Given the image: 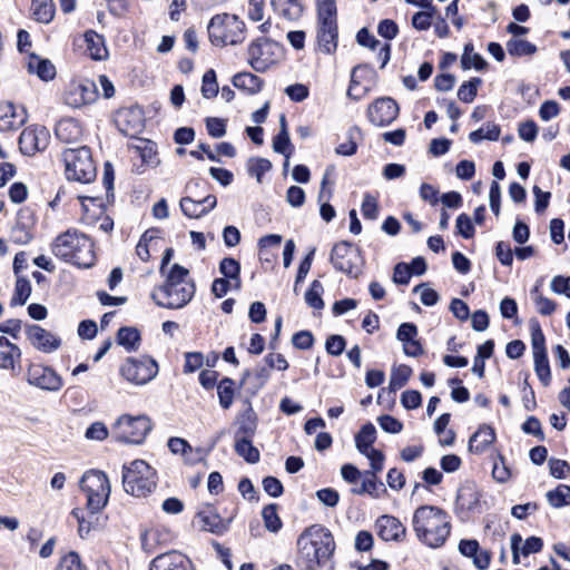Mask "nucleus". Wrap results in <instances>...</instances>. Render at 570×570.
I'll return each mask as SVG.
<instances>
[{
  "instance_id": "nucleus-1",
  "label": "nucleus",
  "mask_w": 570,
  "mask_h": 570,
  "mask_svg": "<svg viewBox=\"0 0 570 570\" xmlns=\"http://www.w3.org/2000/svg\"><path fill=\"white\" fill-rule=\"evenodd\" d=\"M412 528L422 544L432 549L441 548L451 533V518L440 507L421 505L414 510Z\"/></svg>"
},
{
  "instance_id": "nucleus-2",
  "label": "nucleus",
  "mask_w": 570,
  "mask_h": 570,
  "mask_svg": "<svg viewBox=\"0 0 570 570\" xmlns=\"http://www.w3.org/2000/svg\"><path fill=\"white\" fill-rule=\"evenodd\" d=\"M298 562L306 570H316L327 563L335 551V541L326 528L312 525L297 539Z\"/></svg>"
},
{
  "instance_id": "nucleus-3",
  "label": "nucleus",
  "mask_w": 570,
  "mask_h": 570,
  "mask_svg": "<svg viewBox=\"0 0 570 570\" xmlns=\"http://www.w3.org/2000/svg\"><path fill=\"white\" fill-rule=\"evenodd\" d=\"M189 271L179 264H174L163 286L151 293L153 301L160 307L177 309L187 305L194 294L195 284L188 278Z\"/></svg>"
},
{
  "instance_id": "nucleus-4",
  "label": "nucleus",
  "mask_w": 570,
  "mask_h": 570,
  "mask_svg": "<svg viewBox=\"0 0 570 570\" xmlns=\"http://www.w3.org/2000/svg\"><path fill=\"white\" fill-rule=\"evenodd\" d=\"M51 252L57 258L82 268L91 267L96 261L92 240L77 229L58 235L51 243Z\"/></svg>"
},
{
  "instance_id": "nucleus-5",
  "label": "nucleus",
  "mask_w": 570,
  "mask_h": 570,
  "mask_svg": "<svg viewBox=\"0 0 570 570\" xmlns=\"http://www.w3.org/2000/svg\"><path fill=\"white\" fill-rule=\"evenodd\" d=\"M210 42L216 47L236 46L246 38V24L236 14L214 16L207 26Z\"/></svg>"
},
{
  "instance_id": "nucleus-6",
  "label": "nucleus",
  "mask_w": 570,
  "mask_h": 570,
  "mask_svg": "<svg viewBox=\"0 0 570 570\" xmlns=\"http://www.w3.org/2000/svg\"><path fill=\"white\" fill-rule=\"evenodd\" d=\"M157 485V472L144 460H134L122 466L124 490L136 498L151 493Z\"/></svg>"
},
{
  "instance_id": "nucleus-7",
  "label": "nucleus",
  "mask_w": 570,
  "mask_h": 570,
  "mask_svg": "<svg viewBox=\"0 0 570 570\" xmlns=\"http://www.w3.org/2000/svg\"><path fill=\"white\" fill-rule=\"evenodd\" d=\"M61 159L68 180L88 184L95 179L96 165L88 147L67 148L62 151Z\"/></svg>"
},
{
  "instance_id": "nucleus-8",
  "label": "nucleus",
  "mask_w": 570,
  "mask_h": 570,
  "mask_svg": "<svg viewBox=\"0 0 570 570\" xmlns=\"http://www.w3.org/2000/svg\"><path fill=\"white\" fill-rule=\"evenodd\" d=\"M317 40L321 50L333 52L337 47V8L335 0H316Z\"/></svg>"
},
{
  "instance_id": "nucleus-9",
  "label": "nucleus",
  "mask_w": 570,
  "mask_h": 570,
  "mask_svg": "<svg viewBox=\"0 0 570 570\" xmlns=\"http://www.w3.org/2000/svg\"><path fill=\"white\" fill-rule=\"evenodd\" d=\"M153 429L151 420L145 415H120L111 426V432L117 441L141 444Z\"/></svg>"
},
{
  "instance_id": "nucleus-10",
  "label": "nucleus",
  "mask_w": 570,
  "mask_h": 570,
  "mask_svg": "<svg viewBox=\"0 0 570 570\" xmlns=\"http://www.w3.org/2000/svg\"><path fill=\"white\" fill-rule=\"evenodd\" d=\"M80 487L87 494V505L91 512H99L106 507L110 495V483L106 473L99 470L87 471L80 480Z\"/></svg>"
},
{
  "instance_id": "nucleus-11",
  "label": "nucleus",
  "mask_w": 570,
  "mask_h": 570,
  "mask_svg": "<svg viewBox=\"0 0 570 570\" xmlns=\"http://www.w3.org/2000/svg\"><path fill=\"white\" fill-rule=\"evenodd\" d=\"M331 263L337 271L356 278L361 274L363 259L360 250L350 242L344 240L335 244L332 248Z\"/></svg>"
},
{
  "instance_id": "nucleus-12",
  "label": "nucleus",
  "mask_w": 570,
  "mask_h": 570,
  "mask_svg": "<svg viewBox=\"0 0 570 570\" xmlns=\"http://www.w3.org/2000/svg\"><path fill=\"white\" fill-rule=\"evenodd\" d=\"M158 373V364L148 356L140 358L129 357L120 367V375L136 385L150 382Z\"/></svg>"
},
{
  "instance_id": "nucleus-13",
  "label": "nucleus",
  "mask_w": 570,
  "mask_h": 570,
  "mask_svg": "<svg viewBox=\"0 0 570 570\" xmlns=\"http://www.w3.org/2000/svg\"><path fill=\"white\" fill-rule=\"evenodd\" d=\"M275 43L266 38L254 40L248 47V63L257 72H265L276 62L273 52Z\"/></svg>"
},
{
  "instance_id": "nucleus-14",
  "label": "nucleus",
  "mask_w": 570,
  "mask_h": 570,
  "mask_svg": "<svg viewBox=\"0 0 570 570\" xmlns=\"http://www.w3.org/2000/svg\"><path fill=\"white\" fill-rule=\"evenodd\" d=\"M98 97L97 86L91 80L72 82L63 95L66 105L72 108H80L85 105L92 104Z\"/></svg>"
},
{
  "instance_id": "nucleus-15",
  "label": "nucleus",
  "mask_w": 570,
  "mask_h": 570,
  "mask_svg": "<svg viewBox=\"0 0 570 570\" xmlns=\"http://www.w3.org/2000/svg\"><path fill=\"white\" fill-rule=\"evenodd\" d=\"M27 382L30 385L46 391H59L62 379L51 367L42 364H31L27 371Z\"/></svg>"
},
{
  "instance_id": "nucleus-16",
  "label": "nucleus",
  "mask_w": 570,
  "mask_h": 570,
  "mask_svg": "<svg viewBox=\"0 0 570 570\" xmlns=\"http://www.w3.org/2000/svg\"><path fill=\"white\" fill-rule=\"evenodd\" d=\"M399 105L390 97H382L372 102L367 108V118L379 127L389 126L399 116Z\"/></svg>"
},
{
  "instance_id": "nucleus-17",
  "label": "nucleus",
  "mask_w": 570,
  "mask_h": 570,
  "mask_svg": "<svg viewBox=\"0 0 570 570\" xmlns=\"http://www.w3.org/2000/svg\"><path fill=\"white\" fill-rule=\"evenodd\" d=\"M24 333L29 343L42 353H52L61 345V338L37 324H27Z\"/></svg>"
},
{
  "instance_id": "nucleus-18",
  "label": "nucleus",
  "mask_w": 570,
  "mask_h": 570,
  "mask_svg": "<svg viewBox=\"0 0 570 570\" xmlns=\"http://www.w3.org/2000/svg\"><path fill=\"white\" fill-rule=\"evenodd\" d=\"M49 137V131L45 127L26 128L19 137V148L22 154L32 156L46 149Z\"/></svg>"
},
{
  "instance_id": "nucleus-19",
  "label": "nucleus",
  "mask_w": 570,
  "mask_h": 570,
  "mask_svg": "<svg viewBox=\"0 0 570 570\" xmlns=\"http://www.w3.org/2000/svg\"><path fill=\"white\" fill-rule=\"evenodd\" d=\"M115 124L120 132L136 137L144 129L142 111L139 108H124L117 111Z\"/></svg>"
},
{
  "instance_id": "nucleus-20",
  "label": "nucleus",
  "mask_w": 570,
  "mask_h": 570,
  "mask_svg": "<svg viewBox=\"0 0 570 570\" xmlns=\"http://www.w3.org/2000/svg\"><path fill=\"white\" fill-rule=\"evenodd\" d=\"M377 535L384 541H402L406 535V528L393 515H381L375 522Z\"/></svg>"
},
{
  "instance_id": "nucleus-21",
  "label": "nucleus",
  "mask_w": 570,
  "mask_h": 570,
  "mask_svg": "<svg viewBox=\"0 0 570 570\" xmlns=\"http://www.w3.org/2000/svg\"><path fill=\"white\" fill-rule=\"evenodd\" d=\"M149 570H194V567L185 554L173 550L154 558Z\"/></svg>"
},
{
  "instance_id": "nucleus-22",
  "label": "nucleus",
  "mask_w": 570,
  "mask_h": 570,
  "mask_svg": "<svg viewBox=\"0 0 570 570\" xmlns=\"http://www.w3.org/2000/svg\"><path fill=\"white\" fill-rule=\"evenodd\" d=\"M27 120L23 108L16 107L12 102H0V131L18 130Z\"/></svg>"
},
{
  "instance_id": "nucleus-23",
  "label": "nucleus",
  "mask_w": 570,
  "mask_h": 570,
  "mask_svg": "<svg viewBox=\"0 0 570 570\" xmlns=\"http://www.w3.org/2000/svg\"><path fill=\"white\" fill-rule=\"evenodd\" d=\"M233 517L223 519L212 507H207L197 513L200 528L215 534H223L229 529Z\"/></svg>"
},
{
  "instance_id": "nucleus-24",
  "label": "nucleus",
  "mask_w": 570,
  "mask_h": 570,
  "mask_svg": "<svg viewBox=\"0 0 570 570\" xmlns=\"http://www.w3.org/2000/svg\"><path fill=\"white\" fill-rule=\"evenodd\" d=\"M372 70L366 66H356L351 73V82L347 89V97L353 100H360L367 95L371 81H365L366 77L372 76Z\"/></svg>"
},
{
  "instance_id": "nucleus-25",
  "label": "nucleus",
  "mask_w": 570,
  "mask_h": 570,
  "mask_svg": "<svg viewBox=\"0 0 570 570\" xmlns=\"http://www.w3.org/2000/svg\"><path fill=\"white\" fill-rule=\"evenodd\" d=\"M217 199L214 195H208L202 199L195 200L190 197H183L180 199L181 212L190 218H199L213 208H215Z\"/></svg>"
},
{
  "instance_id": "nucleus-26",
  "label": "nucleus",
  "mask_w": 570,
  "mask_h": 570,
  "mask_svg": "<svg viewBox=\"0 0 570 570\" xmlns=\"http://www.w3.org/2000/svg\"><path fill=\"white\" fill-rule=\"evenodd\" d=\"M21 350L7 337L0 336V368L16 372L21 368Z\"/></svg>"
},
{
  "instance_id": "nucleus-27",
  "label": "nucleus",
  "mask_w": 570,
  "mask_h": 570,
  "mask_svg": "<svg viewBox=\"0 0 570 570\" xmlns=\"http://www.w3.org/2000/svg\"><path fill=\"white\" fill-rule=\"evenodd\" d=\"M495 441V432L490 425H481L469 440V450L473 453H483Z\"/></svg>"
},
{
  "instance_id": "nucleus-28",
  "label": "nucleus",
  "mask_w": 570,
  "mask_h": 570,
  "mask_svg": "<svg viewBox=\"0 0 570 570\" xmlns=\"http://www.w3.org/2000/svg\"><path fill=\"white\" fill-rule=\"evenodd\" d=\"M237 430L234 439H253L257 430V416L253 409H247L236 420Z\"/></svg>"
},
{
  "instance_id": "nucleus-29",
  "label": "nucleus",
  "mask_w": 570,
  "mask_h": 570,
  "mask_svg": "<svg viewBox=\"0 0 570 570\" xmlns=\"http://www.w3.org/2000/svg\"><path fill=\"white\" fill-rule=\"evenodd\" d=\"M55 132L59 140L71 144L81 137L82 129L75 119L63 118L56 125Z\"/></svg>"
},
{
  "instance_id": "nucleus-30",
  "label": "nucleus",
  "mask_w": 570,
  "mask_h": 570,
  "mask_svg": "<svg viewBox=\"0 0 570 570\" xmlns=\"http://www.w3.org/2000/svg\"><path fill=\"white\" fill-rule=\"evenodd\" d=\"M27 69L30 73H36L43 81L52 80L56 76V67L51 61L36 55H31L28 58Z\"/></svg>"
},
{
  "instance_id": "nucleus-31",
  "label": "nucleus",
  "mask_w": 570,
  "mask_h": 570,
  "mask_svg": "<svg viewBox=\"0 0 570 570\" xmlns=\"http://www.w3.org/2000/svg\"><path fill=\"white\" fill-rule=\"evenodd\" d=\"M219 273L224 276V278H227L233 283L234 289H240V265L235 258H223L219 263Z\"/></svg>"
},
{
  "instance_id": "nucleus-32",
  "label": "nucleus",
  "mask_w": 570,
  "mask_h": 570,
  "mask_svg": "<svg viewBox=\"0 0 570 570\" xmlns=\"http://www.w3.org/2000/svg\"><path fill=\"white\" fill-rule=\"evenodd\" d=\"M376 440V430L372 423H366L360 430V432L355 435V445L360 453L364 454L371 450L372 444Z\"/></svg>"
},
{
  "instance_id": "nucleus-33",
  "label": "nucleus",
  "mask_w": 570,
  "mask_h": 570,
  "mask_svg": "<svg viewBox=\"0 0 570 570\" xmlns=\"http://www.w3.org/2000/svg\"><path fill=\"white\" fill-rule=\"evenodd\" d=\"M117 343L128 352L136 351L140 344V333L135 327H121L117 333Z\"/></svg>"
},
{
  "instance_id": "nucleus-34",
  "label": "nucleus",
  "mask_w": 570,
  "mask_h": 570,
  "mask_svg": "<svg viewBox=\"0 0 570 570\" xmlns=\"http://www.w3.org/2000/svg\"><path fill=\"white\" fill-rule=\"evenodd\" d=\"M233 85L248 94H256L261 90L263 81L250 72H239L234 76Z\"/></svg>"
},
{
  "instance_id": "nucleus-35",
  "label": "nucleus",
  "mask_w": 570,
  "mask_h": 570,
  "mask_svg": "<svg viewBox=\"0 0 570 570\" xmlns=\"http://www.w3.org/2000/svg\"><path fill=\"white\" fill-rule=\"evenodd\" d=\"M235 452L246 462L254 464L259 461L261 454L257 448L253 445V439H234Z\"/></svg>"
},
{
  "instance_id": "nucleus-36",
  "label": "nucleus",
  "mask_w": 570,
  "mask_h": 570,
  "mask_svg": "<svg viewBox=\"0 0 570 570\" xmlns=\"http://www.w3.org/2000/svg\"><path fill=\"white\" fill-rule=\"evenodd\" d=\"M31 11L37 21L48 23L53 18L55 7L51 0H32Z\"/></svg>"
},
{
  "instance_id": "nucleus-37",
  "label": "nucleus",
  "mask_w": 570,
  "mask_h": 570,
  "mask_svg": "<svg viewBox=\"0 0 570 570\" xmlns=\"http://www.w3.org/2000/svg\"><path fill=\"white\" fill-rule=\"evenodd\" d=\"M500 132L501 130L498 125L493 122H488L483 127L470 132L469 139L473 144H479L484 139L495 141L499 139Z\"/></svg>"
},
{
  "instance_id": "nucleus-38",
  "label": "nucleus",
  "mask_w": 570,
  "mask_h": 570,
  "mask_svg": "<svg viewBox=\"0 0 570 570\" xmlns=\"http://www.w3.org/2000/svg\"><path fill=\"white\" fill-rule=\"evenodd\" d=\"M363 491L373 499H379L386 493L384 483L372 473L363 472Z\"/></svg>"
},
{
  "instance_id": "nucleus-39",
  "label": "nucleus",
  "mask_w": 570,
  "mask_h": 570,
  "mask_svg": "<svg viewBox=\"0 0 570 570\" xmlns=\"http://www.w3.org/2000/svg\"><path fill=\"white\" fill-rule=\"evenodd\" d=\"M507 50L510 56L522 57L534 55L537 47L528 40L512 38L507 42Z\"/></svg>"
},
{
  "instance_id": "nucleus-40",
  "label": "nucleus",
  "mask_w": 570,
  "mask_h": 570,
  "mask_svg": "<svg viewBox=\"0 0 570 570\" xmlns=\"http://www.w3.org/2000/svg\"><path fill=\"white\" fill-rule=\"evenodd\" d=\"M85 39L90 56L95 60H101L107 55V49L104 46L102 38L94 31L86 32Z\"/></svg>"
},
{
  "instance_id": "nucleus-41",
  "label": "nucleus",
  "mask_w": 570,
  "mask_h": 570,
  "mask_svg": "<svg viewBox=\"0 0 570 570\" xmlns=\"http://www.w3.org/2000/svg\"><path fill=\"white\" fill-rule=\"evenodd\" d=\"M547 499L553 508H562L570 504V487L559 484L554 490L547 493Z\"/></svg>"
},
{
  "instance_id": "nucleus-42",
  "label": "nucleus",
  "mask_w": 570,
  "mask_h": 570,
  "mask_svg": "<svg viewBox=\"0 0 570 570\" xmlns=\"http://www.w3.org/2000/svg\"><path fill=\"white\" fill-rule=\"evenodd\" d=\"M31 294V284L27 278L19 277L16 282L14 293L11 297V306H21L26 304Z\"/></svg>"
},
{
  "instance_id": "nucleus-43",
  "label": "nucleus",
  "mask_w": 570,
  "mask_h": 570,
  "mask_svg": "<svg viewBox=\"0 0 570 570\" xmlns=\"http://www.w3.org/2000/svg\"><path fill=\"white\" fill-rule=\"evenodd\" d=\"M323 292L324 287L322 283L317 279L313 281L308 291L305 293L306 304L314 309H322L324 307V301L322 298Z\"/></svg>"
},
{
  "instance_id": "nucleus-44",
  "label": "nucleus",
  "mask_w": 570,
  "mask_h": 570,
  "mask_svg": "<svg viewBox=\"0 0 570 570\" xmlns=\"http://www.w3.org/2000/svg\"><path fill=\"white\" fill-rule=\"evenodd\" d=\"M530 294L539 314L548 316L556 311L557 304L552 299L543 296L538 286L532 288Z\"/></svg>"
},
{
  "instance_id": "nucleus-45",
  "label": "nucleus",
  "mask_w": 570,
  "mask_h": 570,
  "mask_svg": "<svg viewBox=\"0 0 570 570\" xmlns=\"http://www.w3.org/2000/svg\"><path fill=\"white\" fill-rule=\"evenodd\" d=\"M262 517L264 520V525L268 531H271L273 533H276L279 531L283 523H282L281 518L278 517L276 504L273 503V504H268V505L264 507V509L262 511Z\"/></svg>"
},
{
  "instance_id": "nucleus-46",
  "label": "nucleus",
  "mask_w": 570,
  "mask_h": 570,
  "mask_svg": "<svg viewBox=\"0 0 570 570\" xmlns=\"http://www.w3.org/2000/svg\"><path fill=\"white\" fill-rule=\"evenodd\" d=\"M533 360H534V371H535L539 380L541 381V383L544 386H548L551 381V371H550L548 354L547 353L535 354V355H533Z\"/></svg>"
},
{
  "instance_id": "nucleus-47",
  "label": "nucleus",
  "mask_w": 570,
  "mask_h": 570,
  "mask_svg": "<svg viewBox=\"0 0 570 570\" xmlns=\"http://www.w3.org/2000/svg\"><path fill=\"white\" fill-rule=\"evenodd\" d=\"M412 374V368L407 365H400L392 371L390 377V389L392 391H397L402 389L409 381Z\"/></svg>"
},
{
  "instance_id": "nucleus-48",
  "label": "nucleus",
  "mask_w": 570,
  "mask_h": 570,
  "mask_svg": "<svg viewBox=\"0 0 570 570\" xmlns=\"http://www.w3.org/2000/svg\"><path fill=\"white\" fill-rule=\"evenodd\" d=\"M273 149L275 153L285 156V167L288 166V158L293 153V146L291 144L288 131L278 132L273 139Z\"/></svg>"
},
{
  "instance_id": "nucleus-49",
  "label": "nucleus",
  "mask_w": 570,
  "mask_h": 570,
  "mask_svg": "<svg viewBox=\"0 0 570 570\" xmlns=\"http://www.w3.org/2000/svg\"><path fill=\"white\" fill-rule=\"evenodd\" d=\"M272 163L266 158L253 157L247 161L248 174L256 177L257 181H262V176L271 170Z\"/></svg>"
},
{
  "instance_id": "nucleus-50",
  "label": "nucleus",
  "mask_w": 570,
  "mask_h": 570,
  "mask_svg": "<svg viewBox=\"0 0 570 570\" xmlns=\"http://www.w3.org/2000/svg\"><path fill=\"white\" fill-rule=\"evenodd\" d=\"M482 83L481 78H472L463 82L458 90V98L463 102H472L476 96L478 87Z\"/></svg>"
},
{
  "instance_id": "nucleus-51",
  "label": "nucleus",
  "mask_w": 570,
  "mask_h": 570,
  "mask_svg": "<svg viewBox=\"0 0 570 570\" xmlns=\"http://www.w3.org/2000/svg\"><path fill=\"white\" fill-rule=\"evenodd\" d=\"M234 382L230 379H224L219 382L217 386V393L219 397V404L224 409H228L234 399Z\"/></svg>"
},
{
  "instance_id": "nucleus-52",
  "label": "nucleus",
  "mask_w": 570,
  "mask_h": 570,
  "mask_svg": "<svg viewBox=\"0 0 570 570\" xmlns=\"http://www.w3.org/2000/svg\"><path fill=\"white\" fill-rule=\"evenodd\" d=\"M218 94V83L216 73L213 69L207 70L203 76L202 95L204 98L209 99Z\"/></svg>"
},
{
  "instance_id": "nucleus-53",
  "label": "nucleus",
  "mask_w": 570,
  "mask_h": 570,
  "mask_svg": "<svg viewBox=\"0 0 570 570\" xmlns=\"http://www.w3.org/2000/svg\"><path fill=\"white\" fill-rule=\"evenodd\" d=\"M531 346L533 355L547 353L544 334L537 322L531 324Z\"/></svg>"
},
{
  "instance_id": "nucleus-54",
  "label": "nucleus",
  "mask_w": 570,
  "mask_h": 570,
  "mask_svg": "<svg viewBox=\"0 0 570 570\" xmlns=\"http://www.w3.org/2000/svg\"><path fill=\"white\" fill-rule=\"evenodd\" d=\"M142 161L147 165L154 166L158 164L156 145L148 140H141L137 146Z\"/></svg>"
},
{
  "instance_id": "nucleus-55",
  "label": "nucleus",
  "mask_w": 570,
  "mask_h": 570,
  "mask_svg": "<svg viewBox=\"0 0 570 570\" xmlns=\"http://www.w3.org/2000/svg\"><path fill=\"white\" fill-rule=\"evenodd\" d=\"M56 570H86L78 553L71 551L63 556Z\"/></svg>"
},
{
  "instance_id": "nucleus-56",
  "label": "nucleus",
  "mask_w": 570,
  "mask_h": 570,
  "mask_svg": "<svg viewBox=\"0 0 570 570\" xmlns=\"http://www.w3.org/2000/svg\"><path fill=\"white\" fill-rule=\"evenodd\" d=\"M363 455L368 459L371 465V470H366L364 472L377 475V473H380L384 468V454L380 450L374 449Z\"/></svg>"
},
{
  "instance_id": "nucleus-57",
  "label": "nucleus",
  "mask_w": 570,
  "mask_h": 570,
  "mask_svg": "<svg viewBox=\"0 0 570 570\" xmlns=\"http://www.w3.org/2000/svg\"><path fill=\"white\" fill-rule=\"evenodd\" d=\"M346 346V341L342 335H331L325 342L326 352L330 355L338 356L343 353Z\"/></svg>"
},
{
  "instance_id": "nucleus-58",
  "label": "nucleus",
  "mask_w": 570,
  "mask_h": 570,
  "mask_svg": "<svg viewBox=\"0 0 570 570\" xmlns=\"http://www.w3.org/2000/svg\"><path fill=\"white\" fill-rule=\"evenodd\" d=\"M361 212L364 218L372 220L376 219L379 215V205L375 197L366 194L361 206Z\"/></svg>"
},
{
  "instance_id": "nucleus-59",
  "label": "nucleus",
  "mask_w": 570,
  "mask_h": 570,
  "mask_svg": "<svg viewBox=\"0 0 570 570\" xmlns=\"http://www.w3.org/2000/svg\"><path fill=\"white\" fill-rule=\"evenodd\" d=\"M492 476L500 483H505L510 480L511 471L503 456H499V461L494 463L492 469Z\"/></svg>"
},
{
  "instance_id": "nucleus-60",
  "label": "nucleus",
  "mask_w": 570,
  "mask_h": 570,
  "mask_svg": "<svg viewBox=\"0 0 570 570\" xmlns=\"http://www.w3.org/2000/svg\"><path fill=\"white\" fill-rule=\"evenodd\" d=\"M206 128L208 134L214 138H220L226 134V121L216 117L206 119Z\"/></svg>"
},
{
  "instance_id": "nucleus-61",
  "label": "nucleus",
  "mask_w": 570,
  "mask_h": 570,
  "mask_svg": "<svg viewBox=\"0 0 570 570\" xmlns=\"http://www.w3.org/2000/svg\"><path fill=\"white\" fill-rule=\"evenodd\" d=\"M550 473L556 479H566L570 472V464L564 460L550 459Z\"/></svg>"
},
{
  "instance_id": "nucleus-62",
  "label": "nucleus",
  "mask_w": 570,
  "mask_h": 570,
  "mask_svg": "<svg viewBox=\"0 0 570 570\" xmlns=\"http://www.w3.org/2000/svg\"><path fill=\"white\" fill-rule=\"evenodd\" d=\"M458 233L465 239L472 238L474 227L471 218L466 214H460L456 218Z\"/></svg>"
},
{
  "instance_id": "nucleus-63",
  "label": "nucleus",
  "mask_w": 570,
  "mask_h": 570,
  "mask_svg": "<svg viewBox=\"0 0 570 570\" xmlns=\"http://www.w3.org/2000/svg\"><path fill=\"white\" fill-rule=\"evenodd\" d=\"M377 422L381 429L387 433L396 434L400 433L403 429V424L401 421L387 414L381 415L377 419Z\"/></svg>"
},
{
  "instance_id": "nucleus-64",
  "label": "nucleus",
  "mask_w": 570,
  "mask_h": 570,
  "mask_svg": "<svg viewBox=\"0 0 570 570\" xmlns=\"http://www.w3.org/2000/svg\"><path fill=\"white\" fill-rule=\"evenodd\" d=\"M551 291L556 294H563L570 298V276H554L550 283Z\"/></svg>"
}]
</instances>
